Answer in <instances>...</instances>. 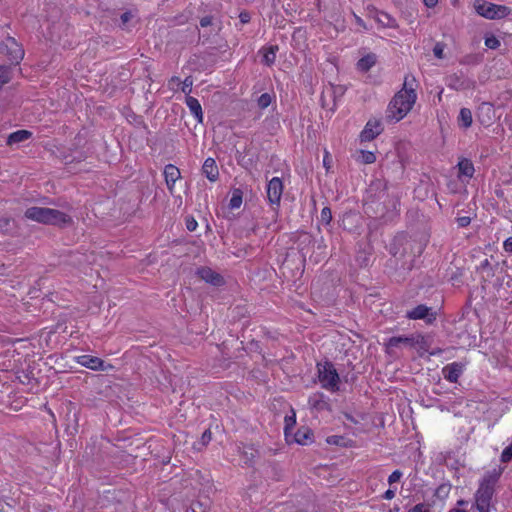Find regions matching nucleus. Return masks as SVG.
Returning a JSON list of instances; mask_svg holds the SVG:
<instances>
[{
    "mask_svg": "<svg viewBox=\"0 0 512 512\" xmlns=\"http://www.w3.org/2000/svg\"><path fill=\"white\" fill-rule=\"evenodd\" d=\"M408 77L405 78L404 87L390 101L387 109V118L400 121L415 104L417 95L413 87L407 88Z\"/></svg>",
    "mask_w": 512,
    "mask_h": 512,
    "instance_id": "f257e3e1",
    "label": "nucleus"
},
{
    "mask_svg": "<svg viewBox=\"0 0 512 512\" xmlns=\"http://www.w3.org/2000/svg\"><path fill=\"white\" fill-rule=\"evenodd\" d=\"M317 367L318 379L321 386L329 391H337L339 388L340 378L334 366L329 362H325L323 364H318Z\"/></svg>",
    "mask_w": 512,
    "mask_h": 512,
    "instance_id": "f03ea898",
    "label": "nucleus"
},
{
    "mask_svg": "<svg viewBox=\"0 0 512 512\" xmlns=\"http://www.w3.org/2000/svg\"><path fill=\"white\" fill-rule=\"evenodd\" d=\"M476 12L487 19H501L510 13V9L504 5L476 0L474 3Z\"/></svg>",
    "mask_w": 512,
    "mask_h": 512,
    "instance_id": "7ed1b4c3",
    "label": "nucleus"
},
{
    "mask_svg": "<svg viewBox=\"0 0 512 512\" xmlns=\"http://www.w3.org/2000/svg\"><path fill=\"white\" fill-rule=\"evenodd\" d=\"M494 484L490 480H483L475 494V503L479 512H489Z\"/></svg>",
    "mask_w": 512,
    "mask_h": 512,
    "instance_id": "20e7f679",
    "label": "nucleus"
},
{
    "mask_svg": "<svg viewBox=\"0 0 512 512\" xmlns=\"http://www.w3.org/2000/svg\"><path fill=\"white\" fill-rule=\"evenodd\" d=\"M0 51L5 53L11 62L16 64L19 63L24 56L23 49L12 37L6 38V40L0 45Z\"/></svg>",
    "mask_w": 512,
    "mask_h": 512,
    "instance_id": "39448f33",
    "label": "nucleus"
},
{
    "mask_svg": "<svg viewBox=\"0 0 512 512\" xmlns=\"http://www.w3.org/2000/svg\"><path fill=\"white\" fill-rule=\"evenodd\" d=\"M283 192V184L280 178H272L267 186V197L272 205H278Z\"/></svg>",
    "mask_w": 512,
    "mask_h": 512,
    "instance_id": "423d86ee",
    "label": "nucleus"
},
{
    "mask_svg": "<svg viewBox=\"0 0 512 512\" xmlns=\"http://www.w3.org/2000/svg\"><path fill=\"white\" fill-rule=\"evenodd\" d=\"M383 131L382 123L379 119H370L366 123L364 129L362 130L360 137L362 141H370L373 140L376 136H378Z\"/></svg>",
    "mask_w": 512,
    "mask_h": 512,
    "instance_id": "0eeeda50",
    "label": "nucleus"
},
{
    "mask_svg": "<svg viewBox=\"0 0 512 512\" xmlns=\"http://www.w3.org/2000/svg\"><path fill=\"white\" fill-rule=\"evenodd\" d=\"M72 217L60 210L50 208L47 225L64 227L72 224Z\"/></svg>",
    "mask_w": 512,
    "mask_h": 512,
    "instance_id": "6e6552de",
    "label": "nucleus"
},
{
    "mask_svg": "<svg viewBox=\"0 0 512 512\" xmlns=\"http://www.w3.org/2000/svg\"><path fill=\"white\" fill-rule=\"evenodd\" d=\"M406 316L413 320L423 319L427 323H432L436 318L435 313L431 311V308L425 305H418L417 307L408 311Z\"/></svg>",
    "mask_w": 512,
    "mask_h": 512,
    "instance_id": "1a4fd4ad",
    "label": "nucleus"
},
{
    "mask_svg": "<svg viewBox=\"0 0 512 512\" xmlns=\"http://www.w3.org/2000/svg\"><path fill=\"white\" fill-rule=\"evenodd\" d=\"M33 136V133L29 130L21 129L17 130L8 135L6 139V144L10 148H19L20 145L28 140H30Z\"/></svg>",
    "mask_w": 512,
    "mask_h": 512,
    "instance_id": "9d476101",
    "label": "nucleus"
},
{
    "mask_svg": "<svg viewBox=\"0 0 512 512\" xmlns=\"http://www.w3.org/2000/svg\"><path fill=\"white\" fill-rule=\"evenodd\" d=\"M50 208L31 207L25 211V217L32 221L47 224Z\"/></svg>",
    "mask_w": 512,
    "mask_h": 512,
    "instance_id": "9b49d317",
    "label": "nucleus"
},
{
    "mask_svg": "<svg viewBox=\"0 0 512 512\" xmlns=\"http://www.w3.org/2000/svg\"><path fill=\"white\" fill-rule=\"evenodd\" d=\"M463 372V365L457 362L446 365L442 369L443 376L451 383L457 382L458 378Z\"/></svg>",
    "mask_w": 512,
    "mask_h": 512,
    "instance_id": "f8f14e48",
    "label": "nucleus"
},
{
    "mask_svg": "<svg viewBox=\"0 0 512 512\" xmlns=\"http://www.w3.org/2000/svg\"><path fill=\"white\" fill-rule=\"evenodd\" d=\"M198 275L202 280L214 286H220L224 283L222 276L210 268H201L198 270Z\"/></svg>",
    "mask_w": 512,
    "mask_h": 512,
    "instance_id": "ddd939ff",
    "label": "nucleus"
},
{
    "mask_svg": "<svg viewBox=\"0 0 512 512\" xmlns=\"http://www.w3.org/2000/svg\"><path fill=\"white\" fill-rule=\"evenodd\" d=\"M77 362L86 368L92 370H102L104 362L98 358L91 355H81L77 357Z\"/></svg>",
    "mask_w": 512,
    "mask_h": 512,
    "instance_id": "4468645a",
    "label": "nucleus"
},
{
    "mask_svg": "<svg viewBox=\"0 0 512 512\" xmlns=\"http://www.w3.org/2000/svg\"><path fill=\"white\" fill-rule=\"evenodd\" d=\"M185 103H186L187 107L189 108L191 114L196 118L197 122L202 123L203 122V111H202V107H201V104L199 103V101L192 96H187L185 99Z\"/></svg>",
    "mask_w": 512,
    "mask_h": 512,
    "instance_id": "2eb2a0df",
    "label": "nucleus"
},
{
    "mask_svg": "<svg viewBox=\"0 0 512 512\" xmlns=\"http://www.w3.org/2000/svg\"><path fill=\"white\" fill-rule=\"evenodd\" d=\"M165 180L168 188L172 190L175 182L180 178V170L173 164H168L164 169Z\"/></svg>",
    "mask_w": 512,
    "mask_h": 512,
    "instance_id": "dca6fc26",
    "label": "nucleus"
},
{
    "mask_svg": "<svg viewBox=\"0 0 512 512\" xmlns=\"http://www.w3.org/2000/svg\"><path fill=\"white\" fill-rule=\"evenodd\" d=\"M377 62V56L374 53H368L358 60L356 67L360 72L369 71Z\"/></svg>",
    "mask_w": 512,
    "mask_h": 512,
    "instance_id": "f3484780",
    "label": "nucleus"
},
{
    "mask_svg": "<svg viewBox=\"0 0 512 512\" xmlns=\"http://www.w3.org/2000/svg\"><path fill=\"white\" fill-rule=\"evenodd\" d=\"M448 86L454 90H465L473 86V83L469 80L461 79L457 75H453L449 78Z\"/></svg>",
    "mask_w": 512,
    "mask_h": 512,
    "instance_id": "a211bd4d",
    "label": "nucleus"
},
{
    "mask_svg": "<svg viewBox=\"0 0 512 512\" xmlns=\"http://www.w3.org/2000/svg\"><path fill=\"white\" fill-rule=\"evenodd\" d=\"M278 51V46L272 45L263 49V63L268 66H271L275 63L276 53Z\"/></svg>",
    "mask_w": 512,
    "mask_h": 512,
    "instance_id": "6ab92c4d",
    "label": "nucleus"
},
{
    "mask_svg": "<svg viewBox=\"0 0 512 512\" xmlns=\"http://www.w3.org/2000/svg\"><path fill=\"white\" fill-rule=\"evenodd\" d=\"M203 172L210 181H216L219 175V170L215 162H204Z\"/></svg>",
    "mask_w": 512,
    "mask_h": 512,
    "instance_id": "aec40b11",
    "label": "nucleus"
},
{
    "mask_svg": "<svg viewBox=\"0 0 512 512\" xmlns=\"http://www.w3.org/2000/svg\"><path fill=\"white\" fill-rule=\"evenodd\" d=\"M294 440L298 444L305 445L312 440V433L307 428L299 429L295 433Z\"/></svg>",
    "mask_w": 512,
    "mask_h": 512,
    "instance_id": "412c9836",
    "label": "nucleus"
},
{
    "mask_svg": "<svg viewBox=\"0 0 512 512\" xmlns=\"http://www.w3.org/2000/svg\"><path fill=\"white\" fill-rule=\"evenodd\" d=\"M456 167L458 168V175L460 177L464 176L470 178L475 171L472 162H458Z\"/></svg>",
    "mask_w": 512,
    "mask_h": 512,
    "instance_id": "4be33fe9",
    "label": "nucleus"
},
{
    "mask_svg": "<svg viewBox=\"0 0 512 512\" xmlns=\"http://www.w3.org/2000/svg\"><path fill=\"white\" fill-rule=\"evenodd\" d=\"M243 202V193L240 189H234L229 201V208L232 210L239 209Z\"/></svg>",
    "mask_w": 512,
    "mask_h": 512,
    "instance_id": "5701e85b",
    "label": "nucleus"
},
{
    "mask_svg": "<svg viewBox=\"0 0 512 512\" xmlns=\"http://www.w3.org/2000/svg\"><path fill=\"white\" fill-rule=\"evenodd\" d=\"M459 123L462 127L468 128L472 124V112L468 108H462L458 117Z\"/></svg>",
    "mask_w": 512,
    "mask_h": 512,
    "instance_id": "b1692460",
    "label": "nucleus"
},
{
    "mask_svg": "<svg viewBox=\"0 0 512 512\" xmlns=\"http://www.w3.org/2000/svg\"><path fill=\"white\" fill-rule=\"evenodd\" d=\"M375 20L384 27H394V19L385 12L376 13Z\"/></svg>",
    "mask_w": 512,
    "mask_h": 512,
    "instance_id": "393cba45",
    "label": "nucleus"
},
{
    "mask_svg": "<svg viewBox=\"0 0 512 512\" xmlns=\"http://www.w3.org/2000/svg\"><path fill=\"white\" fill-rule=\"evenodd\" d=\"M401 343H405V344H411L412 343V339L408 338V337H391L386 346L388 349H392L394 347H398Z\"/></svg>",
    "mask_w": 512,
    "mask_h": 512,
    "instance_id": "a878e982",
    "label": "nucleus"
},
{
    "mask_svg": "<svg viewBox=\"0 0 512 512\" xmlns=\"http://www.w3.org/2000/svg\"><path fill=\"white\" fill-rule=\"evenodd\" d=\"M11 79L10 68L7 66H0V89L3 85L8 83Z\"/></svg>",
    "mask_w": 512,
    "mask_h": 512,
    "instance_id": "bb28decb",
    "label": "nucleus"
},
{
    "mask_svg": "<svg viewBox=\"0 0 512 512\" xmlns=\"http://www.w3.org/2000/svg\"><path fill=\"white\" fill-rule=\"evenodd\" d=\"M272 102V97L270 94L268 93H264L262 94L258 100H257V103H258V106L261 108V109H265L267 108Z\"/></svg>",
    "mask_w": 512,
    "mask_h": 512,
    "instance_id": "cd10ccee",
    "label": "nucleus"
},
{
    "mask_svg": "<svg viewBox=\"0 0 512 512\" xmlns=\"http://www.w3.org/2000/svg\"><path fill=\"white\" fill-rule=\"evenodd\" d=\"M332 220L331 210L328 207H324L321 211L320 221L323 224L328 225Z\"/></svg>",
    "mask_w": 512,
    "mask_h": 512,
    "instance_id": "c85d7f7f",
    "label": "nucleus"
},
{
    "mask_svg": "<svg viewBox=\"0 0 512 512\" xmlns=\"http://www.w3.org/2000/svg\"><path fill=\"white\" fill-rule=\"evenodd\" d=\"M193 85V79L192 77H186L184 81L182 82L181 90L183 93H185L187 96L191 93V87Z\"/></svg>",
    "mask_w": 512,
    "mask_h": 512,
    "instance_id": "c756f323",
    "label": "nucleus"
},
{
    "mask_svg": "<svg viewBox=\"0 0 512 512\" xmlns=\"http://www.w3.org/2000/svg\"><path fill=\"white\" fill-rule=\"evenodd\" d=\"M512 460V443L507 446L502 454H501V461L504 463H507Z\"/></svg>",
    "mask_w": 512,
    "mask_h": 512,
    "instance_id": "7c9ffc66",
    "label": "nucleus"
},
{
    "mask_svg": "<svg viewBox=\"0 0 512 512\" xmlns=\"http://www.w3.org/2000/svg\"><path fill=\"white\" fill-rule=\"evenodd\" d=\"M485 45L490 49H497L500 46V41L495 36L487 37Z\"/></svg>",
    "mask_w": 512,
    "mask_h": 512,
    "instance_id": "2f4dec72",
    "label": "nucleus"
},
{
    "mask_svg": "<svg viewBox=\"0 0 512 512\" xmlns=\"http://www.w3.org/2000/svg\"><path fill=\"white\" fill-rule=\"evenodd\" d=\"M433 53H434L435 57H437L438 59H443L444 58V44L440 43V42L436 43V45L433 48Z\"/></svg>",
    "mask_w": 512,
    "mask_h": 512,
    "instance_id": "473e14b6",
    "label": "nucleus"
},
{
    "mask_svg": "<svg viewBox=\"0 0 512 512\" xmlns=\"http://www.w3.org/2000/svg\"><path fill=\"white\" fill-rule=\"evenodd\" d=\"M402 472L400 470L393 471L388 477V483L392 485L393 483L398 482L402 477Z\"/></svg>",
    "mask_w": 512,
    "mask_h": 512,
    "instance_id": "72a5a7b5",
    "label": "nucleus"
},
{
    "mask_svg": "<svg viewBox=\"0 0 512 512\" xmlns=\"http://www.w3.org/2000/svg\"><path fill=\"white\" fill-rule=\"evenodd\" d=\"M10 228V219L5 217H0V233H5Z\"/></svg>",
    "mask_w": 512,
    "mask_h": 512,
    "instance_id": "f704fd0d",
    "label": "nucleus"
},
{
    "mask_svg": "<svg viewBox=\"0 0 512 512\" xmlns=\"http://www.w3.org/2000/svg\"><path fill=\"white\" fill-rule=\"evenodd\" d=\"M408 512H430V507L427 504L420 503L415 505Z\"/></svg>",
    "mask_w": 512,
    "mask_h": 512,
    "instance_id": "c9c22d12",
    "label": "nucleus"
},
{
    "mask_svg": "<svg viewBox=\"0 0 512 512\" xmlns=\"http://www.w3.org/2000/svg\"><path fill=\"white\" fill-rule=\"evenodd\" d=\"M360 153H361L362 160H365V161L376 160V155L371 151L361 150Z\"/></svg>",
    "mask_w": 512,
    "mask_h": 512,
    "instance_id": "e433bc0d",
    "label": "nucleus"
},
{
    "mask_svg": "<svg viewBox=\"0 0 512 512\" xmlns=\"http://www.w3.org/2000/svg\"><path fill=\"white\" fill-rule=\"evenodd\" d=\"M197 226V221L194 218L190 217L186 219V227L189 231H194Z\"/></svg>",
    "mask_w": 512,
    "mask_h": 512,
    "instance_id": "4c0bfd02",
    "label": "nucleus"
},
{
    "mask_svg": "<svg viewBox=\"0 0 512 512\" xmlns=\"http://www.w3.org/2000/svg\"><path fill=\"white\" fill-rule=\"evenodd\" d=\"M212 439V433L210 430H205L202 434L201 440L204 445H207Z\"/></svg>",
    "mask_w": 512,
    "mask_h": 512,
    "instance_id": "58836bf2",
    "label": "nucleus"
},
{
    "mask_svg": "<svg viewBox=\"0 0 512 512\" xmlns=\"http://www.w3.org/2000/svg\"><path fill=\"white\" fill-rule=\"evenodd\" d=\"M470 222H471V219H470V217H467V216L459 217L457 219V223L460 227H466L470 224Z\"/></svg>",
    "mask_w": 512,
    "mask_h": 512,
    "instance_id": "ea45409f",
    "label": "nucleus"
},
{
    "mask_svg": "<svg viewBox=\"0 0 512 512\" xmlns=\"http://www.w3.org/2000/svg\"><path fill=\"white\" fill-rule=\"evenodd\" d=\"M239 19L242 24H246L250 21L251 17L250 14L247 11H242L239 14Z\"/></svg>",
    "mask_w": 512,
    "mask_h": 512,
    "instance_id": "a19ab883",
    "label": "nucleus"
},
{
    "mask_svg": "<svg viewBox=\"0 0 512 512\" xmlns=\"http://www.w3.org/2000/svg\"><path fill=\"white\" fill-rule=\"evenodd\" d=\"M503 248L506 252H512V236L504 241Z\"/></svg>",
    "mask_w": 512,
    "mask_h": 512,
    "instance_id": "79ce46f5",
    "label": "nucleus"
},
{
    "mask_svg": "<svg viewBox=\"0 0 512 512\" xmlns=\"http://www.w3.org/2000/svg\"><path fill=\"white\" fill-rule=\"evenodd\" d=\"M211 23H212V17H210V16H205L200 20V25L202 27H207V26L211 25Z\"/></svg>",
    "mask_w": 512,
    "mask_h": 512,
    "instance_id": "37998d69",
    "label": "nucleus"
},
{
    "mask_svg": "<svg viewBox=\"0 0 512 512\" xmlns=\"http://www.w3.org/2000/svg\"><path fill=\"white\" fill-rule=\"evenodd\" d=\"M132 18V14L130 12H125L121 15L122 24L125 25Z\"/></svg>",
    "mask_w": 512,
    "mask_h": 512,
    "instance_id": "c03bdc74",
    "label": "nucleus"
},
{
    "mask_svg": "<svg viewBox=\"0 0 512 512\" xmlns=\"http://www.w3.org/2000/svg\"><path fill=\"white\" fill-rule=\"evenodd\" d=\"M387 500H391L395 497V490L388 489L383 496Z\"/></svg>",
    "mask_w": 512,
    "mask_h": 512,
    "instance_id": "a18cd8bd",
    "label": "nucleus"
},
{
    "mask_svg": "<svg viewBox=\"0 0 512 512\" xmlns=\"http://www.w3.org/2000/svg\"><path fill=\"white\" fill-rule=\"evenodd\" d=\"M355 22L357 25L361 26L363 29L368 30L367 26L365 25L364 21L357 15L354 14Z\"/></svg>",
    "mask_w": 512,
    "mask_h": 512,
    "instance_id": "49530a36",
    "label": "nucleus"
},
{
    "mask_svg": "<svg viewBox=\"0 0 512 512\" xmlns=\"http://www.w3.org/2000/svg\"><path fill=\"white\" fill-rule=\"evenodd\" d=\"M405 147H406V144H405V143H400V144H398V145L396 146V150H397V152H398V156H399V158H401V159L404 157V155H402V152H401V151H402V150H404V149H405Z\"/></svg>",
    "mask_w": 512,
    "mask_h": 512,
    "instance_id": "de8ad7c7",
    "label": "nucleus"
},
{
    "mask_svg": "<svg viewBox=\"0 0 512 512\" xmlns=\"http://www.w3.org/2000/svg\"><path fill=\"white\" fill-rule=\"evenodd\" d=\"M285 421H286V430H287L290 426H293L295 424V417L294 416L286 417Z\"/></svg>",
    "mask_w": 512,
    "mask_h": 512,
    "instance_id": "09e8293b",
    "label": "nucleus"
},
{
    "mask_svg": "<svg viewBox=\"0 0 512 512\" xmlns=\"http://www.w3.org/2000/svg\"><path fill=\"white\" fill-rule=\"evenodd\" d=\"M423 2L427 7L432 8V7L436 6V4L438 3V0H423Z\"/></svg>",
    "mask_w": 512,
    "mask_h": 512,
    "instance_id": "8fccbe9b",
    "label": "nucleus"
},
{
    "mask_svg": "<svg viewBox=\"0 0 512 512\" xmlns=\"http://www.w3.org/2000/svg\"><path fill=\"white\" fill-rule=\"evenodd\" d=\"M480 110L481 111H484L486 110L488 113L492 111V105L488 104V103H483L480 107Z\"/></svg>",
    "mask_w": 512,
    "mask_h": 512,
    "instance_id": "3c124183",
    "label": "nucleus"
},
{
    "mask_svg": "<svg viewBox=\"0 0 512 512\" xmlns=\"http://www.w3.org/2000/svg\"><path fill=\"white\" fill-rule=\"evenodd\" d=\"M180 83H181L180 78H179V77H176V76L172 77V78L170 79V81H169V84H170V85H173V84H177V85H179Z\"/></svg>",
    "mask_w": 512,
    "mask_h": 512,
    "instance_id": "603ef678",
    "label": "nucleus"
},
{
    "mask_svg": "<svg viewBox=\"0 0 512 512\" xmlns=\"http://www.w3.org/2000/svg\"><path fill=\"white\" fill-rule=\"evenodd\" d=\"M337 89H338L337 93H343V88L342 87H338Z\"/></svg>",
    "mask_w": 512,
    "mask_h": 512,
    "instance_id": "864d4df0",
    "label": "nucleus"
},
{
    "mask_svg": "<svg viewBox=\"0 0 512 512\" xmlns=\"http://www.w3.org/2000/svg\"><path fill=\"white\" fill-rule=\"evenodd\" d=\"M337 89H338L337 93H343V88L342 87H338Z\"/></svg>",
    "mask_w": 512,
    "mask_h": 512,
    "instance_id": "5fc2aeb1",
    "label": "nucleus"
},
{
    "mask_svg": "<svg viewBox=\"0 0 512 512\" xmlns=\"http://www.w3.org/2000/svg\"><path fill=\"white\" fill-rule=\"evenodd\" d=\"M450 512H465L463 510H454V511H450Z\"/></svg>",
    "mask_w": 512,
    "mask_h": 512,
    "instance_id": "6e6d98bb",
    "label": "nucleus"
},
{
    "mask_svg": "<svg viewBox=\"0 0 512 512\" xmlns=\"http://www.w3.org/2000/svg\"><path fill=\"white\" fill-rule=\"evenodd\" d=\"M323 164H324V165H326V164H327V162H326V161H323ZM325 167H326V169H327V170L329 169V167H328V166H325Z\"/></svg>",
    "mask_w": 512,
    "mask_h": 512,
    "instance_id": "4d7b16f0",
    "label": "nucleus"
},
{
    "mask_svg": "<svg viewBox=\"0 0 512 512\" xmlns=\"http://www.w3.org/2000/svg\"><path fill=\"white\" fill-rule=\"evenodd\" d=\"M250 455H251V458H253V457H254V453H253V451H251V452H250Z\"/></svg>",
    "mask_w": 512,
    "mask_h": 512,
    "instance_id": "13d9d810",
    "label": "nucleus"
}]
</instances>
